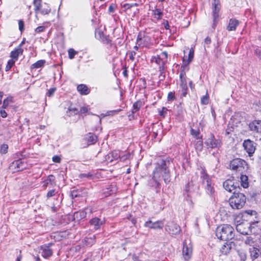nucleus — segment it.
Segmentation results:
<instances>
[{
  "label": "nucleus",
  "mask_w": 261,
  "mask_h": 261,
  "mask_svg": "<svg viewBox=\"0 0 261 261\" xmlns=\"http://www.w3.org/2000/svg\"><path fill=\"white\" fill-rule=\"evenodd\" d=\"M246 197L243 193H234L229 199V204L233 209L242 208L246 203Z\"/></svg>",
  "instance_id": "nucleus-3"
},
{
  "label": "nucleus",
  "mask_w": 261,
  "mask_h": 261,
  "mask_svg": "<svg viewBox=\"0 0 261 261\" xmlns=\"http://www.w3.org/2000/svg\"><path fill=\"white\" fill-rule=\"evenodd\" d=\"M142 106V102L141 101H137L136 102H135L133 105L132 113L134 114L137 111H139Z\"/></svg>",
  "instance_id": "nucleus-32"
},
{
  "label": "nucleus",
  "mask_w": 261,
  "mask_h": 261,
  "mask_svg": "<svg viewBox=\"0 0 261 261\" xmlns=\"http://www.w3.org/2000/svg\"><path fill=\"white\" fill-rule=\"evenodd\" d=\"M79 177L81 178H91L92 177V174L90 173H82L79 175Z\"/></svg>",
  "instance_id": "nucleus-53"
},
{
  "label": "nucleus",
  "mask_w": 261,
  "mask_h": 261,
  "mask_svg": "<svg viewBox=\"0 0 261 261\" xmlns=\"http://www.w3.org/2000/svg\"><path fill=\"white\" fill-rule=\"evenodd\" d=\"M211 42V38L208 37H206L204 40V43L206 44H209Z\"/></svg>",
  "instance_id": "nucleus-64"
},
{
  "label": "nucleus",
  "mask_w": 261,
  "mask_h": 261,
  "mask_svg": "<svg viewBox=\"0 0 261 261\" xmlns=\"http://www.w3.org/2000/svg\"><path fill=\"white\" fill-rule=\"evenodd\" d=\"M88 111V109L87 107H82L81 108L80 112L82 113H86Z\"/></svg>",
  "instance_id": "nucleus-63"
},
{
  "label": "nucleus",
  "mask_w": 261,
  "mask_h": 261,
  "mask_svg": "<svg viewBox=\"0 0 261 261\" xmlns=\"http://www.w3.org/2000/svg\"><path fill=\"white\" fill-rule=\"evenodd\" d=\"M33 4L35 6V11L36 13H38L40 10L41 6V0H34Z\"/></svg>",
  "instance_id": "nucleus-35"
},
{
  "label": "nucleus",
  "mask_w": 261,
  "mask_h": 261,
  "mask_svg": "<svg viewBox=\"0 0 261 261\" xmlns=\"http://www.w3.org/2000/svg\"><path fill=\"white\" fill-rule=\"evenodd\" d=\"M170 162L169 161H165L163 159L158 160L155 164V167L153 171L152 179L155 182L156 186H160V181L161 177L166 184L170 181V174L168 169Z\"/></svg>",
  "instance_id": "nucleus-1"
},
{
  "label": "nucleus",
  "mask_w": 261,
  "mask_h": 261,
  "mask_svg": "<svg viewBox=\"0 0 261 261\" xmlns=\"http://www.w3.org/2000/svg\"><path fill=\"white\" fill-rule=\"evenodd\" d=\"M164 71L165 70H163V71H160V74L159 75V78H160V80H163L165 78V74H164Z\"/></svg>",
  "instance_id": "nucleus-62"
},
{
  "label": "nucleus",
  "mask_w": 261,
  "mask_h": 261,
  "mask_svg": "<svg viewBox=\"0 0 261 261\" xmlns=\"http://www.w3.org/2000/svg\"><path fill=\"white\" fill-rule=\"evenodd\" d=\"M192 254V247L184 243L182 248V254L185 260L186 261H188V260L191 258Z\"/></svg>",
  "instance_id": "nucleus-17"
},
{
  "label": "nucleus",
  "mask_w": 261,
  "mask_h": 261,
  "mask_svg": "<svg viewBox=\"0 0 261 261\" xmlns=\"http://www.w3.org/2000/svg\"><path fill=\"white\" fill-rule=\"evenodd\" d=\"M9 168L13 172L19 171L25 168V164L21 160H16L10 164Z\"/></svg>",
  "instance_id": "nucleus-9"
},
{
  "label": "nucleus",
  "mask_w": 261,
  "mask_h": 261,
  "mask_svg": "<svg viewBox=\"0 0 261 261\" xmlns=\"http://www.w3.org/2000/svg\"><path fill=\"white\" fill-rule=\"evenodd\" d=\"M95 237L86 238L85 239V243L86 246H91L95 243Z\"/></svg>",
  "instance_id": "nucleus-34"
},
{
  "label": "nucleus",
  "mask_w": 261,
  "mask_h": 261,
  "mask_svg": "<svg viewBox=\"0 0 261 261\" xmlns=\"http://www.w3.org/2000/svg\"><path fill=\"white\" fill-rule=\"evenodd\" d=\"M136 53L135 51H132L130 53V55H129V59L132 60V61H134V56L136 55Z\"/></svg>",
  "instance_id": "nucleus-61"
},
{
  "label": "nucleus",
  "mask_w": 261,
  "mask_h": 261,
  "mask_svg": "<svg viewBox=\"0 0 261 261\" xmlns=\"http://www.w3.org/2000/svg\"><path fill=\"white\" fill-rule=\"evenodd\" d=\"M55 90L56 89L55 88L50 89L49 90H48V92H47L46 95L49 97L51 96L54 94V93L55 91Z\"/></svg>",
  "instance_id": "nucleus-55"
},
{
  "label": "nucleus",
  "mask_w": 261,
  "mask_h": 261,
  "mask_svg": "<svg viewBox=\"0 0 261 261\" xmlns=\"http://www.w3.org/2000/svg\"><path fill=\"white\" fill-rule=\"evenodd\" d=\"M15 61H14L13 60L11 59V60H9L7 63V65H6V71H9L11 68L12 66L15 64Z\"/></svg>",
  "instance_id": "nucleus-41"
},
{
  "label": "nucleus",
  "mask_w": 261,
  "mask_h": 261,
  "mask_svg": "<svg viewBox=\"0 0 261 261\" xmlns=\"http://www.w3.org/2000/svg\"><path fill=\"white\" fill-rule=\"evenodd\" d=\"M255 54L261 59V50L259 49H256L255 50Z\"/></svg>",
  "instance_id": "nucleus-58"
},
{
  "label": "nucleus",
  "mask_w": 261,
  "mask_h": 261,
  "mask_svg": "<svg viewBox=\"0 0 261 261\" xmlns=\"http://www.w3.org/2000/svg\"><path fill=\"white\" fill-rule=\"evenodd\" d=\"M238 254L239 256L241 261H245L247 258L246 252L242 250H239L238 251Z\"/></svg>",
  "instance_id": "nucleus-36"
},
{
  "label": "nucleus",
  "mask_w": 261,
  "mask_h": 261,
  "mask_svg": "<svg viewBox=\"0 0 261 261\" xmlns=\"http://www.w3.org/2000/svg\"><path fill=\"white\" fill-rule=\"evenodd\" d=\"M85 139L87 140L88 142V145H89L91 144H94L96 142L97 137L96 135L92 133H89L86 135Z\"/></svg>",
  "instance_id": "nucleus-26"
},
{
  "label": "nucleus",
  "mask_w": 261,
  "mask_h": 261,
  "mask_svg": "<svg viewBox=\"0 0 261 261\" xmlns=\"http://www.w3.org/2000/svg\"><path fill=\"white\" fill-rule=\"evenodd\" d=\"M163 221H157L155 222H152L151 220H149L145 222L144 226L151 229H162L164 226Z\"/></svg>",
  "instance_id": "nucleus-14"
},
{
  "label": "nucleus",
  "mask_w": 261,
  "mask_h": 261,
  "mask_svg": "<svg viewBox=\"0 0 261 261\" xmlns=\"http://www.w3.org/2000/svg\"><path fill=\"white\" fill-rule=\"evenodd\" d=\"M205 144L208 148H215L220 146V141L215 139L214 136L211 135L210 137L205 142Z\"/></svg>",
  "instance_id": "nucleus-13"
},
{
  "label": "nucleus",
  "mask_w": 261,
  "mask_h": 261,
  "mask_svg": "<svg viewBox=\"0 0 261 261\" xmlns=\"http://www.w3.org/2000/svg\"><path fill=\"white\" fill-rule=\"evenodd\" d=\"M92 213L91 208H86L83 211L76 212L74 213V216L77 219H84L86 217L87 214H91Z\"/></svg>",
  "instance_id": "nucleus-20"
},
{
  "label": "nucleus",
  "mask_w": 261,
  "mask_h": 261,
  "mask_svg": "<svg viewBox=\"0 0 261 261\" xmlns=\"http://www.w3.org/2000/svg\"><path fill=\"white\" fill-rule=\"evenodd\" d=\"M95 37L99 40H103L105 38V36L103 33V32L100 29L95 30Z\"/></svg>",
  "instance_id": "nucleus-33"
},
{
  "label": "nucleus",
  "mask_w": 261,
  "mask_h": 261,
  "mask_svg": "<svg viewBox=\"0 0 261 261\" xmlns=\"http://www.w3.org/2000/svg\"><path fill=\"white\" fill-rule=\"evenodd\" d=\"M77 90L81 94L87 95L90 92V89H88L86 85L84 84H81L77 86Z\"/></svg>",
  "instance_id": "nucleus-28"
},
{
  "label": "nucleus",
  "mask_w": 261,
  "mask_h": 261,
  "mask_svg": "<svg viewBox=\"0 0 261 261\" xmlns=\"http://www.w3.org/2000/svg\"><path fill=\"white\" fill-rule=\"evenodd\" d=\"M22 53L23 49L20 47H18L11 52L10 57L12 58V60L16 61L18 60V56L22 55Z\"/></svg>",
  "instance_id": "nucleus-22"
},
{
  "label": "nucleus",
  "mask_w": 261,
  "mask_h": 261,
  "mask_svg": "<svg viewBox=\"0 0 261 261\" xmlns=\"http://www.w3.org/2000/svg\"><path fill=\"white\" fill-rule=\"evenodd\" d=\"M193 186V184L192 183V182H189L187 185V186L186 187V191L187 192H192L193 191V190L192 189V188L191 187Z\"/></svg>",
  "instance_id": "nucleus-51"
},
{
  "label": "nucleus",
  "mask_w": 261,
  "mask_h": 261,
  "mask_svg": "<svg viewBox=\"0 0 261 261\" xmlns=\"http://www.w3.org/2000/svg\"><path fill=\"white\" fill-rule=\"evenodd\" d=\"M19 29L21 32L24 30V22L22 20L18 21Z\"/></svg>",
  "instance_id": "nucleus-50"
},
{
  "label": "nucleus",
  "mask_w": 261,
  "mask_h": 261,
  "mask_svg": "<svg viewBox=\"0 0 261 261\" xmlns=\"http://www.w3.org/2000/svg\"><path fill=\"white\" fill-rule=\"evenodd\" d=\"M201 102L203 105H207L208 103V96L207 95L203 96L201 99Z\"/></svg>",
  "instance_id": "nucleus-45"
},
{
  "label": "nucleus",
  "mask_w": 261,
  "mask_h": 261,
  "mask_svg": "<svg viewBox=\"0 0 261 261\" xmlns=\"http://www.w3.org/2000/svg\"><path fill=\"white\" fill-rule=\"evenodd\" d=\"M120 157V155L116 151H113L109 153L106 157L108 162H112L113 160H116Z\"/></svg>",
  "instance_id": "nucleus-27"
},
{
  "label": "nucleus",
  "mask_w": 261,
  "mask_h": 261,
  "mask_svg": "<svg viewBox=\"0 0 261 261\" xmlns=\"http://www.w3.org/2000/svg\"><path fill=\"white\" fill-rule=\"evenodd\" d=\"M41 254L44 258L50 257L53 254L52 250L49 248V246H43L41 247Z\"/></svg>",
  "instance_id": "nucleus-23"
},
{
  "label": "nucleus",
  "mask_w": 261,
  "mask_h": 261,
  "mask_svg": "<svg viewBox=\"0 0 261 261\" xmlns=\"http://www.w3.org/2000/svg\"><path fill=\"white\" fill-rule=\"evenodd\" d=\"M245 243L250 245L254 243V241L251 237H247L245 240Z\"/></svg>",
  "instance_id": "nucleus-46"
},
{
  "label": "nucleus",
  "mask_w": 261,
  "mask_h": 261,
  "mask_svg": "<svg viewBox=\"0 0 261 261\" xmlns=\"http://www.w3.org/2000/svg\"><path fill=\"white\" fill-rule=\"evenodd\" d=\"M224 188L229 192L234 193L240 192L241 190L239 184L234 179H227L223 184Z\"/></svg>",
  "instance_id": "nucleus-6"
},
{
  "label": "nucleus",
  "mask_w": 261,
  "mask_h": 261,
  "mask_svg": "<svg viewBox=\"0 0 261 261\" xmlns=\"http://www.w3.org/2000/svg\"><path fill=\"white\" fill-rule=\"evenodd\" d=\"M45 29V27L44 26H39L37 27L35 30V32L36 33H40L41 32H43Z\"/></svg>",
  "instance_id": "nucleus-47"
},
{
  "label": "nucleus",
  "mask_w": 261,
  "mask_h": 261,
  "mask_svg": "<svg viewBox=\"0 0 261 261\" xmlns=\"http://www.w3.org/2000/svg\"><path fill=\"white\" fill-rule=\"evenodd\" d=\"M53 161L55 163H60L61 159L59 156L55 155L53 158Z\"/></svg>",
  "instance_id": "nucleus-57"
},
{
  "label": "nucleus",
  "mask_w": 261,
  "mask_h": 261,
  "mask_svg": "<svg viewBox=\"0 0 261 261\" xmlns=\"http://www.w3.org/2000/svg\"><path fill=\"white\" fill-rule=\"evenodd\" d=\"M153 14L155 18H157L158 19H160L163 16V12L160 9H155L153 11Z\"/></svg>",
  "instance_id": "nucleus-37"
},
{
  "label": "nucleus",
  "mask_w": 261,
  "mask_h": 261,
  "mask_svg": "<svg viewBox=\"0 0 261 261\" xmlns=\"http://www.w3.org/2000/svg\"><path fill=\"white\" fill-rule=\"evenodd\" d=\"M168 111V110L166 107H163L161 110H158L159 115L163 118L166 116Z\"/></svg>",
  "instance_id": "nucleus-38"
},
{
  "label": "nucleus",
  "mask_w": 261,
  "mask_h": 261,
  "mask_svg": "<svg viewBox=\"0 0 261 261\" xmlns=\"http://www.w3.org/2000/svg\"><path fill=\"white\" fill-rule=\"evenodd\" d=\"M243 147L250 156H252L255 150V143L250 140H245L243 142Z\"/></svg>",
  "instance_id": "nucleus-11"
},
{
  "label": "nucleus",
  "mask_w": 261,
  "mask_h": 261,
  "mask_svg": "<svg viewBox=\"0 0 261 261\" xmlns=\"http://www.w3.org/2000/svg\"><path fill=\"white\" fill-rule=\"evenodd\" d=\"M150 43L149 36L145 35L144 33H139L137 39V44L139 46L147 47L150 44Z\"/></svg>",
  "instance_id": "nucleus-7"
},
{
  "label": "nucleus",
  "mask_w": 261,
  "mask_h": 261,
  "mask_svg": "<svg viewBox=\"0 0 261 261\" xmlns=\"http://www.w3.org/2000/svg\"><path fill=\"white\" fill-rule=\"evenodd\" d=\"M200 178L202 180V184L204 185L207 192L212 194L214 192V188L211 185V181L208 175L205 172L204 169L202 168L200 169Z\"/></svg>",
  "instance_id": "nucleus-5"
},
{
  "label": "nucleus",
  "mask_w": 261,
  "mask_h": 261,
  "mask_svg": "<svg viewBox=\"0 0 261 261\" xmlns=\"http://www.w3.org/2000/svg\"><path fill=\"white\" fill-rule=\"evenodd\" d=\"M216 235L218 239L227 241L234 237L233 228L228 224H224L217 227Z\"/></svg>",
  "instance_id": "nucleus-2"
},
{
  "label": "nucleus",
  "mask_w": 261,
  "mask_h": 261,
  "mask_svg": "<svg viewBox=\"0 0 261 261\" xmlns=\"http://www.w3.org/2000/svg\"><path fill=\"white\" fill-rule=\"evenodd\" d=\"M230 168L239 174L244 173L248 169V165L245 161L240 158H237L230 161Z\"/></svg>",
  "instance_id": "nucleus-4"
},
{
  "label": "nucleus",
  "mask_w": 261,
  "mask_h": 261,
  "mask_svg": "<svg viewBox=\"0 0 261 261\" xmlns=\"http://www.w3.org/2000/svg\"><path fill=\"white\" fill-rule=\"evenodd\" d=\"M55 194H56L55 190H54V189L51 190L47 192V193L46 194V197L48 198H50V197H53V196L55 195Z\"/></svg>",
  "instance_id": "nucleus-48"
},
{
  "label": "nucleus",
  "mask_w": 261,
  "mask_h": 261,
  "mask_svg": "<svg viewBox=\"0 0 261 261\" xmlns=\"http://www.w3.org/2000/svg\"><path fill=\"white\" fill-rule=\"evenodd\" d=\"M71 195L73 198L77 197L80 196V195L77 193V191L74 190L71 192Z\"/></svg>",
  "instance_id": "nucleus-60"
},
{
  "label": "nucleus",
  "mask_w": 261,
  "mask_h": 261,
  "mask_svg": "<svg viewBox=\"0 0 261 261\" xmlns=\"http://www.w3.org/2000/svg\"><path fill=\"white\" fill-rule=\"evenodd\" d=\"M249 127L251 131L261 133V120H254L249 124Z\"/></svg>",
  "instance_id": "nucleus-18"
},
{
  "label": "nucleus",
  "mask_w": 261,
  "mask_h": 261,
  "mask_svg": "<svg viewBox=\"0 0 261 261\" xmlns=\"http://www.w3.org/2000/svg\"><path fill=\"white\" fill-rule=\"evenodd\" d=\"M8 146L7 144H4L1 146L0 152L1 153L5 154L8 151Z\"/></svg>",
  "instance_id": "nucleus-40"
},
{
  "label": "nucleus",
  "mask_w": 261,
  "mask_h": 261,
  "mask_svg": "<svg viewBox=\"0 0 261 261\" xmlns=\"http://www.w3.org/2000/svg\"><path fill=\"white\" fill-rule=\"evenodd\" d=\"M45 63V61L43 60H41L37 61L36 63H34L31 66L32 69L35 68H39L42 67L44 66Z\"/></svg>",
  "instance_id": "nucleus-31"
},
{
  "label": "nucleus",
  "mask_w": 261,
  "mask_h": 261,
  "mask_svg": "<svg viewBox=\"0 0 261 261\" xmlns=\"http://www.w3.org/2000/svg\"><path fill=\"white\" fill-rule=\"evenodd\" d=\"M231 249V244L230 243H225L220 249V251L222 254L227 255L229 253Z\"/></svg>",
  "instance_id": "nucleus-29"
},
{
  "label": "nucleus",
  "mask_w": 261,
  "mask_h": 261,
  "mask_svg": "<svg viewBox=\"0 0 261 261\" xmlns=\"http://www.w3.org/2000/svg\"><path fill=\"white\" fill-rule=\"evenodd\" d=\"M251 258L253 260L258 257L261 254V251L257 248L252 247L249 249Z\"/></svg>",
  "instance_id": "nucleus-24"
},
{
  "label": "nucleus",
  "mask_w": 261,
  "mask_h": 261,
  "mask_svg": "<svg viewBox=\"0 0 261 261\" xmlns=\"http://www.w3.org/2000/svg\"><path fill=\"white\" fill-rule=\"evenodd\" d=\"M50 9L48 7H47L46 8H43L42 10H41V13L43 15L48 14L50 12Z\"/></svg>",
  "instance_id": "nucleus-52"
},
{
  "label": "nucleus",
  "mask_w": 261,
  "mask_h": 261,
  "mask_svg": "<svg viewBox=\"0 0 261 261\" xmlns=\"http://www.w3.org/2000/svg\"><path fill=\"white\" fill-rule=\"evenodd\" d=\"M0 114L3 118H6L7 116V114L4 110H1Z\"/></svg>",
  "instance_id": "nucleus-59"
},
{
  "label": "nucleus",
  "mask_w": 261,
  "mask_h": 261,
  "mask_svg": "<svg viewBox=\"0 0 261 261\" xmlns=\"http://www.w3.org/2000/svg\"><path fill=\"white\" fill-rule=\"evenodd\" d=\"M191 134L192 135H193V136L196 137L197 139L199 138V132L198 130H195L193 128H192L191 129Z\"/></svg>",
  "instance_id": "nucleus-49"
},
{
  "label": "nucleus",
  "mask_w": 261,
  "mask_h": 261,
  "mask_svg": "<svg viewBox=\"0 0 261 261\" xmlns=\"http://www.w3.org/2000/svg\"><path fill=\"white\" fill-rule=\"evenodd\" d=\"M56 185L55 177L53 175H48L47 179L42 182V187L44 189L48 186L53 187Z\"/></svg>",
  "instance_id": "nucleus-19"
},
{
  "label": "nucleus",
  "mask_w": 261,
  "mask_h": 261,
  "mask_svg": "<svg viewBox=\"0 0 261 261\" xmlns=\"http://www.w3.org/2000/svg\"><path fill=\"white\" fill-rule=\"evenodd\" d=\"M212 8L214 21L213 27L214 28L216 25L217 18L219 17V12L220 10L219 0H213Z\"/></svg>",
  "instance_id": "nucleus-12"
},
{
  "label": "nucleus",
  "mask_w": 261,
  "mask_h": 261,
  "mask_svg": "<svg viewBox=\"0 0 261 261\" xmlns=\"http://www.w3.org/2000/svg\"><path fill=\"white\" fill-rule=\"evenodd\" d=\"M180 88L181 89V95L185 97L187 94L188 86L187 84L186 79L185 77H183L182 73L180 74Z\"/></svg>",
  "instance_id": "nucleus-21"
},
{
  "label": "nucleus",
  "mask_w": 261,
  "mask_h": 261,
  "mask_svg": "<svg viewBox=\"0 0 261 261\" xmlns=\"http://www.w3.org/2000/svg\"><path fill=\"white\" fill-rule=\"evenodd\" d=\"M12 97H7V98L5 99L3 101L2 108L3 109H6L9 105V102L12 101Z\"/></svg>",
  "instance_id": "nucleus-39"
},
{
  "label": "nucleus",
  "mask_w": 261,
  "mask_h": 261,
  "mask_svg": "<svg viewBox=\"0 0 261 261\" xmlns=\"http://www.w3.org/2000/svg\"><path fill=\"white\" fill-rule=\"evenodd\" d=\"M239 24V22L238 20L235 19H230L229 21L228 25L227 26V30L229 31H235L237 27Z\"/></svg>",
  "instance_id": "nucleus-25"
},
{
  "label": "nucleus",
  "mask_w": 261,
  "mask_h": 261,
  "mask_svg": "<svg viewBox=\"0 0 261 261\" xmlns=\"http://www.w3.org/2000/svg\"><path fill=\"white\" fill-rule=\"evenodd\" d=\"M174 99V95L172 92H169L168 94V100H172Z\"/></svg>",
  "instance_id": "nucleus-56"
},
{
  "label": "nucleus",
  "mask_w": 261,
  "mask_h": 261,
  "mask_svg": "<svg viewBox=\"0 0 261 261\" xmlns=\"http://www.w3.org/2000/svg\"><path fill=\"white\" fill-rule=\"evenodd\" d=\"M165 230L170 234H177L179 233L180 228L177 224L170 222L165 226Z\"/></svg>",
  "instance_id": "nucleus-10"
},
{
  "label": "nucleus",
  "mask_w": 261,
  "mask_h": 261,
  "mask_svg": "<svg viewBox=\"0 0 261 261\" xmlns=\"http://www.w3.org/2000/svg\"><path fill=\"white\" fill-rule=\"evenodd\" d=\"M151 61L152 63H155L159 66V71L165 70V64L166 62L164 60L163 58H161V56L157 55L152 57Z\"/></svg>",
  "instance_id": "nucleus-15"
},
{
  "label": "nucleus",
  "mask_w": 261,
  "mask_h": 261,
  "mask_svg": "<svg viewBox=\"0 0 261 261\" xmlns=\"http://www.w3.org/2000/svg\"><path fill=\"white\" fill-rule=\"evenodd\" d=\"M159 56H161V58H163L164 60H165L166 62H167L168 58V53L167 51H165L162 52Z\"/></svg>",
  "instance_id": "nucleus-54"
},
{
  "label": "nucleus",
  "mask_w": 261,
  "mask_h": 261,
  "mask_svg": "<svg viewBox=\"0 0 261 261\" xmlns=\"http://www.w3.org/2000/svg\"><path fill=\"white\" fill-rule=\"evenodd\" d=\"M138 4L137 3H133V4H125L123 5V7L125 8L126 10L129 9L133 7L138 6Z\"/></svg>",
  "instance_id": "nucleus-43"
},
{
  "label": "nucleus",
  "mask_w": 261,
  "mask_h": 261,
  "mask_svg": "<svg viewBox=\"0 0 261 261\" xmlns=\"http://www.w3.org/2000/svg\"><path fill=\"white\" fill-rule=\"evenodd\" d=\"M103 224V221L98 217L93 218L89 221L90 227L95 230L99 229Z\"/></svg>",
  "instance_id": "nucleus-16"
},
{
  "label": "nucleus",
  "mask_w": 261,
  "mask_h": 261,
  "mask_svg": "<svg viewBox=\"0 0 261 261\" xmlns=\"http://www.w3.org/2000/svg\"><path fill=\"white\" fill-rule=\"evenodd\" d=\"M241 175L240 179L241 186L244 188H247L249 186L248 177L247 175L243 174V173L240 174Z\"/></svg>",
  "instance_id": "nucleus-30"
},
{
  "label": "nucleus",
  "mask_w": 261,
  "mask_h": 261,
  "mask_svg": "<svg viewBox=\"0 0 261 261\" xmlns=\"http://www.w3.org/2000/svg\"><path fill=\"white\" fill-rule=\"evenodd\" d=\"M250 227V224L247 222L241 223L236 225L237 230L244 235H248L252 232Z\"/></svg>",
  "instance_id": "nucleus-8"
},
{
  "label": "nucleus",
  "mask_w": 261,
  "mask_h": 261,
  "mask_svg": "<svg viewBox=\"0 0 261 261\" xmlns=\"http://www.w3.org/2000/svg\"><path fill=\"white\" fill-rule=\"evenodd\" d=\"M77 54V52L72 48H70L68 50V56L70 59L74 58V56Z\"/></svg>",
  "instance_id": "nucleus-42"
},
{
  "label": "nucleus",
  "mask_w": 261,
  "mask_h": 261,
  "mask_svg": "<svg viewBox=\"0 0 261 261\" xmlns=\"http://www.w3.org/2000/svg\"><path fill=\"white\" fill-rule=\"evenodd\" d=\"M194 57V50L191 49L188 55V64L190 63L192 60H193Z\"/></svg>",
  "instance_id": "nucleus-44"
}]
</instances>
